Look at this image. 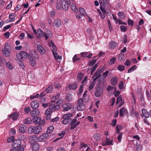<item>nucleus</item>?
Wrapping results in <instances>:
<instances>
[{"mask_svg": "<svg viewBox=\"0 0 151 151\" xmlns=\"http://www.w3.org/2000/svg\"><path fill=\"white\" fill-rule=\"evenodd\" d=\"M33 122L36 124H38L39 125L42 126L45 123V120H42L41 118L39 117H35L32 119Z\"/></svg>", "mask_w": 151, "mask_h": 151, "instance_id": "39448f33", "label": "nucleus"}, {"mask_svg": "<svg viewBox=\"0 0 151 151\" xmlns=\"http://www.w3.org/2000/svg\"><path fill=\"white\" fill-rule=\"evenodd\" d=\"M69 6H70L71 9H77L76 6L74 4L69 5Z\"/></svg>", "mask_w": 151, "mask_h": 151, "instance_id": "5fc2aeb1", "label": "nucleus"}, {"mask_svg": "<svg viewBox=\"0 0 151 151\" xmlns=\"http://www.w3.org/2000/svg\"><path fill=\"white\" fill-rule=\"evenodd\" d=\"M18 148L17 149V151H24V146H20L19 147H18Z\"/></svg>", "mask_w": 151, "mask_h": 151, "instance_id": "e2e57ef3", "label": "nucleus"}, {"mask_svg": "<svg viewBox=\"0 0 151 151\" xmlns=\"http://www.w3.org/2000/svg\"><path fill=\"white\" fill-rule=\"evenodd\" d=\"M32 122L31 119L29 118H27L23 120L24 123L26 124H30Z\"/></svg>", "mask_w": 151, "mask_h": 151, "instance_id": "f704fd0d", "label": "nucleus"}, {"mask_svg": "<svg viewBox=\"0 0 151 151\" xmlns=\"http://www.w3.org/2000/svg\"><path fill=\"white\" fill-rule=\"evenodd\" d=\"M69 6V5L65 1L61 3V7L63 9H68Z\"/></svg>", "mask_w": 151, "mask_h": 151, "instance_id": "bb28decb", "label": "nucleus"}, {"mask_svg": "<svg viewBox=\"0 0 151 151\" xmlns=\"http://www.w3.org/2000/svg\"><path fill=\"white\" fill-rule=\"evenodd\" d=\"M9 17L11 21L12 22L14 21L15 20V15L14 14H9Z\"/></svg>", "mask_w": 151, "mask_h": 151, "instance_id": "ea45409f", "label": "nucleus"}, {"mask_svg": "<svg viewBox=\"0 0 151 151\" xmlns=\"http://www.w3.org/2000/svg\"><path fill=\"white\" fill-rule=\"evenodd\" d=\"M77 110L79 111H83L85 109V104H83L82 98H81L78 100L77 105Z\"/></svg>", "mask_w": 151, "mask_h": 151, "instance_id": "20e7f679", "label": "nucleus"}, {"mask_svg": "<svg viewBox=\"0 0 151 151\" xmlns=\"http://www.w3.org/2000/svg\"><path fill=\"white\" fill-rule=\"evenodd\" d=\"M73 114L71 113L67 114H64L63 116V119H67L70 120V121H71L72 119L70 118L72 116Z\"/></svg>", "mask_w": 151, "mask_h": 151, "instance_id": "cd10ccee", "label": "nucleus"}, {"mask_svg": "<svg viewBox=\"0 0 151 151\" xmlns=\"http://www.w3.org/2000/svg\"><path fill=\"white\" fill-rule=\"evenodd\" d=\"M64 120L62 121V123L64 124H66L69 123L71 122L70 121V120L67 119H63Z\"/></svg>", "mask_w": 151, "mask_h": 151, "instance_id": "09e8293b", "label": "nucleus"}, {"mask_svg": "<svg viewBox=\"0 0 151 151\" xmlns=\"http://www.w3.org/2000/svg\"><path fill=\"white\" fill-rule=\"evenodd\" d=\"M51 109H47L45 112V114L46 115H51L52 113V111L51 110Z\"/></svg>", "mask_w": 151, "mask_h": 151, "instance_id": "69168bd1", "label": "nucleus"}, {"mask_svg": "<svg viewBox=\"0 0 151 151\" xmlns=\"http://www.w3.org/2000/svg\"><path fill=\"white\" fill-rule=\"evenodd\" d=\"M118 79L116 77H113L110 80L111 84L113 85H116L117 83Z\"/></svg>", "mask_w": 151, "mask_h": 151, "instance_id": "5701e85b", "label": "nucleus"}, {"mask_svg": "<svg viewBox=\"0 0 151 151\" xmlns=\"http://www.w3.org/2000/svg\"><path fill=\"white\" fill-rule=\"evenodd\" d=\"M116 59L115 57H113L111 58L109 62V64H112L114 63L116 61Z\"/></svg>", "mask_w": 151, "mask_h": 151, "instance_id": "3c124183", "label": "nucleus"}, {"mask_svg": "<svg viewBox=\"0 0 151 151\" xmlns=\"http://www.w3.org/2000/svg\"><path fill=\"white\" fill-rule=\"evenodd\" d=\"M118 15L119 18L121 19H124L125 17V15L122 12H119L118 13Z\"/></svg>", "mask_w": 151, "mask_h": 151, "instance_id": "79ce46f5", "label": "nucleus"}, {"mask_svg": "<svg viewBox=\"0 0 151 151\" xmlns=\"http://www.w3.org/2000/svg\"><path fill=\"white\" fill-rule=\"evenodd\" d=\"M87 91H86L83 94V100L85 102H88L89 100V96L87 95Z\"/></svg>", "mask_w": 151, "mask_h": 151, "instance_id": "b1692460", "label": "nucleus"}, {"mask_svg": "<svg viewBox=\"0 0 151 151\" xmlns=\"http://www.w3.org/2000/svg\"><path fill=\"white\" fill-rule=\"evenodd\" d=\"M117 122L116 119H113L112 121V123L111 124V126L113 127H114L116 126Z\"/></svg>", "mask_w": 151, "mask_h": 151, "instance_id": "052dcab7", "label": "nucleus"}, {"mask_svg": "<svg viewBox=\"0 0 151 151\" xmlns=\"http://www.w3.org/2000/svg\"><path fill=\"white\" fill-rule=\"evenodd\" d=\"M77 87V84L75 82L73 84H70L68 85V88L69 90H75Z\"/></svg>", "mask_w": 151, "mask_h": 151, "instance_id": "393cba45", "label": "nucleus"}, {"mask_svg": "<svg viewBox=\"0 0 151 151\" xmlns=\"http://www.w3.org/2000/svg\"><path fill=\"white\" fill-rule=\"evenodd\" d=\"M81 56L83 58L87 57L88 59H90L91 58L92 56V54L91 53L88 54V52H81L80 53Z\"/></svg>", "mask_w": 151, "mask_h": 151, "instance_id": "2eb2a0df", "label": "nucleus"}, {"mask_svg": "<svg viewBox=\"0 0 151 151\" xmlns=\"http://www.w3.org/2000/svg\"><path fill=\"white\" fill-rule=\"evenodd\" d=\"M95 84L94 83H91L88 87V89L91 91L93 89L95 86Z\"/></svg>", "mask_w": 151, "mask_h": 151, "instance_id": "0e129e2a", "label": "nucleus"}, {"mask_svg": "<svg viewBox=\"0 0 151 151\" xmlns=\"http://www.w3.org/2000/svg\"><path fill=\"white\" fill-rule=\"evenodd\" d=\"M137 66L135 65L130 68L128 70V73H130L132 71H133L136 68Z\"/></svg>", "mask_w": 151, "mask_h": 151, "instance_id": "de8ad7c7", "label": "nucleus"}, {"mask_svg": "<svg viewBox=\"0 0 151 151\" xmlns=\"http://www.w3.org/2000/svg\"><path fill=\"white\" fill-rule=\"evenodd\" d=\"M53 23L54 26L58 27H59L61 24L60 21L58 19L54 20Z\"/></svg>", "mask_w": 151, "mask_h": 151, "instance_id": "473e14b6", "label": "nucleus"}, {"mask_svg": "<svg viewBox=\"0 0 151 151\" xmlns=\"http://www.w3.org/2000/svg\"><path fill=\"white\" fill-rule=\"evenodd\" d=\"M18 131L22 133H24L26 130V127L24 124H20L18 127Z\"/></svg>", "mask_w": 151, "mask_h": 151, "instance_id": "9b49d317", "label": "nucleus"}, {"mask_svg": "<svg viewBox=\"0 0 151 151\" xmlns=\"http://www.w3.org/2000/svg\"><path fill=\"white\" fill-rule=\"evenodd\" d=\"M16 56L19 59L20 61H23L24 59H27L30 57V54L29 53L24 51L21 52L19 53H17Z\"/></svg>", "mask_w": 151, "mask_h": 151, "instance_id": "f03ea898", "label": "nucleus"}, {"mask_svg": "<svg viewBox=\"0 0 151 151\" xmlns=\"http://www.w3.org/2000/svg\"><path fill=\"white\" fill-rule=\"evenodd\" d=\"M117 45L116 42L113 41H111L109 43V48L111 49H114L116 47Z\"/></svg>", "mask_w": 151, "mask_h": 151, "instance_id": "4be33fe9", "label": "nucleus"}, {"mask_svg": "<svg viewBox=\"0 0 151 151\" xmlns=\"http://www.w3.org/2000/svg\"><path fill=\"white\" fill-rule=\"evenodd\" d=\"M18 117V113L15 112L13 113L12 114L9 115V118L10 119H12L14 121L16 120Z\"/></svg>", "mask_w": 151, "mask_h": 151, "instance_id": "6ab92c4d", "label": "nucleus"}, {"mask_svg": "<svg viewBox=\"0 0 151 151\" xmlns=\"http://www.w3.org/2000/svg\"><path fill=\"white\" fill-rule=\"evenodd\" d=\"M10 46L8 43H6L4 47V49L2 51L3 54L6 57H9L10 55Z\"/></svg>", "mask_w": 151, "mask_h": 151, "instance_id": "7ed1b4c3", "label": "nucleus"}, {"mask_svg": "<svg viewBox=\"0 0 151 151\" xmlns=\"http://www.w3.org/2000/svg\"><path fill=\"white\" fill-rule=\"evenodd\" d=\"M37 49L38 51L41 55L44 54L45 52V50L40 44H38L37 45Z\"/></svg>", "mask_w": 151, "mask_h": 151, "instance_id": "f8f14e48", "label": "nucleus"}, {"mask_svg": "<svg viewBox=\"0 0 151 151\" xmlns=\"http://www.w3.org/2000/svg\"><path fill=\"white\" fill-rule=\"evenodd\" d=\"M37 33L40 37H42L44 36V32L41 29H39L37 30Z\"/></svg>", "mask_w": 151, "mask_h": 151, "instance_id": "7c9ffc66", "label": "nucleus"}, {"mask_svg": "<svg viewBox=\"0 0 151 151\" xmlns=\"http://www.w3.org/2000/svg\"><path fill=\"white\" fill-rule=\"evenodd\" d=\"M100 72L98 70L96 73H95L93 76V78H94L95 77H97L98 78H99V77L101 75V74H100Z\"/></svg>", "mask_w": 151, "mask_h": 151, "instance_id": "603ef678", "label": "nucleus"}, {"mask_svg": "<svg viewBox=\"0 0 151 151\" xmlns=\"http://www.w3.org/2000/svg\"><path fill=\"white\" fill-rule=\"evenodd\" d=\"M122 97L121 96H119L117 98V100L116 102V104H117L119 102L122 101Z\"/></svg>", "mask_w": 151, "mask_h": 151, "instance_id": "774afa93", "label": "nucleus"}, {"mask_svg": "<svg viewBox=\"0 0 151 151\" xmlns=\"http://www.w3.org/2000/svg\"><path fill=\"white\" fill-rule=\"evenodd\" d=\"M42 130V127L41 126H32L29 128L28 131L29 134H37L40 133Z\"/></svg>", "mask_w": 151, "mask_h": 151, "instance_id": "f257e3e1", "label": "nucleus"}, {"mask_svg": "<svg viewBox=\"0 0 151 151\" xmlns=\"http://www.w3.org/2000/svg\"><path fill=\"white\" fill-rule=\"evenodd\" d=\"M136 147L137 150H140L142 148V146L141 144L137 143L136 145Z\"/></svg>", "mask_w": 151, "mask_h": 151, "instance_id": "4d7b16f0", "label": "nucleus"}, {"mask_svg": "<svg viewBox=\"0 0 151 151\" xmlns=\"http://www.w3.org/2000/svg\"><path fill=\"white\" fill-rule=\"evenodd\" d=\"M40 113V111L38 109H35L32 110L30 112V114L32 116H36Z\"/></svg>", "mask_w": 151, "mask_h": 151, "instance_id": "a211bd4d", "label": "nucleus"}, {"mask_svg": "<svg viewBox=\"0 0 151 151\" xmlns=\"http://www.w3.org/2000/svg\"><path fill=\"white\" fill-rule=\"evenodd\" d=\"M60 95L59 94H57L53 96L51 98V102H55L56 100L60 97Z\"/></svg>", "mask_w": 151, "mask_h": 151, "instance_id": "c85d7f7f", "label": "nucleus"}, {"mask_svg": "<svg viewBox=\"0 0 151 151\" xmlns=\"http://www.w3.org/2000/svg\"><path fill=\"white\" fill-rule=\"evenodd\" d=\"M21 143V141L20 139H17L13 142L12 145L14 147H17L20 146Z\"/></svg>", "mask_w": 151, "mask_h": 151, "instance_id": "4468645a", "label": "nucleus"}, {"mask_svg": "<svg viewBox=\"0 0 151 151\" xmlns=\"http://www.w3.org/2000/svg\"><path fill=\"white\" fill-rule=\"evenodd\" d=\"M40 146L37 143H35L33 144L32 147V151H38L39 149Z\"/></svg>", "mask_w": 151, "mask_h": 151, "instance_id": "a878e982", "label": "nucleus"}, {"mask_svg": "<svg viewBox=\"0 0 151 151\" xmlns=\"http://www.w3.org/2000/svg\"><path fill=\"white\" fill-rule=\"evenodd\" d=\"M49 108L52 111H55L59 109L60 106L59 105L57 104V103L51 102L49 105Z\"/></svg>", "mask_w": 151, "mask_h": 151, "instance_id": "0eeeda50", "label": "nucleus"}, {"mask_svg": "<svg viewBox=\"0 0 151 151\" xmlns=\"http://www.w3.org/2000/svg\"><path fill=\"white\" fill-rule=\"evenodd\" d=\"M124 54L122 53H120L118 57V59L119 61H122L123 60L124 58Z\"/></svg>", "mask_w": 151, "mask_h": 151, "instance_id": "c9c22d12", "label": "nucleus"}, {"mask_svg": "<svg viewBox=\"0 0 151 151\" xmlns=\"http://www.w3.org/2000/svg\"><path fill=\"white\" fill-rule=\"evenodd\" d=\"M53 89L52 85H50L46 89V91L47 93H50L52 92Z\"/></svg>", "mask_w": 151, "mask_h": 151, "instance_id": "e433bc0d", "label": "nucleus"}, {"mask_svg": "<svg viewBox=\"0 0 151 151\" xmlns=\"http://www.w3.org/2000/svg\"><path fill=\"white\" fill-rule=\"evenodd\" d=\"M123 134V133L122 132H120L118 136L117 137V139H118V142H120L121 141V139L122 138V136Z\"/></svg>", "mask_w": 151, "mask_h": 151, "instance_id": "8fccbe9b", "label": "nucleus"}, {"mask_svg": "<svg viewBox=\"0 0 151 151\" xmlns=\"http://www.w3.org/2000/svg\"><path fill=\"white\" fill-rule=\"evenodd\" d=\"M127 111L126 109L124 108V107H122L121 108L119 111V116H122L124 114L126 111Z\"/></svg>", "mask_w": 151, "mask_h": 151, "instance_id": "72a5a7b5", "label": "nucleus"}, {"mask_svg": "<svg viewBox=\"0 0 151 151\" xmlns=\"http://www.w3.org/2000/svg\"><path fill=\"white\" fill-rule=\"evenodd\" d=\"M6 65L8 69L10 70H12L13 68L14 67L12 64L9 62L6 63Z\"/></svg>", "mask_w": 151, "mask_h": 151, "instance_id": "4c0bfd02", "label": "nucleus"}, {"mask_svg": "<svg viewBox=\"0 0 151 151\" xmlns=\"http://www.w3.org/2000/svg\"><path fill=\"white\" fill-rule=\"evenodd\" d=\"M125 66L122 65H119L117 67V69L121 71H122L125 69Z\"/></svg>", "mask_w": 151, "mask_h": 151, "instance_id": "a19ab883", "label": "nucleus"}, {"mask_svg": "<svg viewBox=\"0 0 151 151\" xmlns=\"http://www.w3.org/2000/svg\"><path fill=\"white\" fill-rule=\"evenodd\" d=\"M99 2L100 5V9H105L106 8H107L109 6L110 4L107 0H103V2L99 1Z\"/></svg>", "mask_w": 151, "mask_h": 151, "instance_id": "423d86ee", "label": "nucleus"}, {"mask_svg": "<svg viewBox=\"0 0 151 151\" xmlns=\"http://www.w3.org/2000/svg\"><path fill=\"white\" fill-rule=\"evenodd\" d=\"M80 14H76V17L78 19L81 18L82 16H86L87 14L85 10H78Z\"/></svg>", "mask_w": 151, "mask_h": 151, "instance_id": "6e6552de", "label": "nucleus"}, {"mask_svg": "<svg viewBox=\"0 0 151 151\" xmlns=\"http://www.w3.org/2000/svg\"><path fill=\"white\" fill-rule=\"evenodd\" d=\"M98 65L97 63H96L95 65L93 67V68H91V74H92L93 72L96 70V68L98 67Z\"/></svg>", "mask_w": 151, "mask_h": 151, "instance_id": "49530a36", "label": "nucleus"}, {"mask_svg": "<svg viewBox=\"0 0 151 151\" xmlns=\"http://www.w3.org/2000/svg\"><path fill=\"white\" fill-rule=\"evenodd\" d=\"M54 129V127L53 126H50L48 127L47 128V130L46 131V133L47 134H50L52 132Z\"/></svg>", "mask_w": 151, "mask_h": 151, "instance_id": "2f4dec72", "label": "nucleus"}, {"mask_svg": "<svg viewBox=\"0 0 151 151\" xmlns=\"http://www.w3.org/2000/svg\"><path fill=\"white\" fill-rule=\"evenodd\" d=\"M93 137L94 139L96 141H99L101 139V137L100 134L98 133L95 134L93 135Z\"/></svg>", "mask_w": 151, "mask_h": 151, "instance_id": "c756f323", "label": "nucleus"}, {"mask_svg": "<svg viewBox=\"0 0 151 151\" xmlns=\"http://www.w3.org/2000/svg\"><path fill=\"white\" fill-rule=\"evenodd\" d=\"M39 103L37 100L33 101L31 104V106L33 109H36L39 107Z\"/></svg>", "mask_w": 151, "mask_h": 151, "instance_id": "dca6fc26", "label": "nucleus"}, {"mask_svg": "<svg viewBox=\"0 0 151 151\" xmlns=\"http://www.w3.org/2000/svg\"><path fill=\"white\" fill-rule=\"evenodd\" d=\"M97 60L94 59L91 61L88 64L89 66H92L94 65L96 62Z\"/></svg>", "mask_w": 151, "mask_h": 151, "instance_id": "bf43d9fd", "label": "nucleus"}, {"mask_svg": "<svg viewBox=\"0 0 151 151\" xmlns=\"http://www.w3.org/2000/svg\"><path fill=\"white\" fill-rule=\"evenodd\" d=\"M70 126H71L70 129L71 130L74 129L76 128L77 127L76 123H75L71 122L70 124Z\"/></svg>", "mask_w": 151, "mask_h": 151, "instance_id": "a18cd8bd", "label": "nucleus"}, {"mask_svg": "<svg viewBox=\"0 0 151 151\" xmlns=\"http://www.w3.org/2000/svg\"><path fill=\"white\" fill-rule=\"evenodd\" d=\"M106 141L107 144L108 145H113L114 142L112 140H110L109 138H106Z\"/></svg>", "mask_w": 151, "mask_h": 151, "instance_id": "58836bf2", "label": "nucleus"}, {"mask_svg": "<svg viewBox=\"0 0 151 151\" xmlns=\"http://www.w3.org/2000/svg\"><path fill=\"white\" fill-rule=\"evenodd\" d=\"M120 28L121 31L122 32H125L126 31L127 27L124 25H121L120 26Z\"/></svg>", "mask_w": 151, "mask_h": 151, "instance_id": "680f3d73", "label": "nucleus"}, {"mask_svg": "<svg viewBox=\"0 0 151 151\" xmlns=\"http://www.w3.org/2000/svg\"><path fill=\"white\" fill-rule=\"evenodd\" d=\"M31 55L32 57L30 55L29 58V63L31 65L34 66L36 64V62L34 58H35V56L34 55L32 54V53H31Z\"/></svg>", "mask_w": 151, "mask_h": 151, "instance_id": "ddd939ff", "label": "nucleus"}, {"mask_svg": "<svg viewBox=\"0 0 151 151\" xmlns=\"http://www.w3.org/2000/svg\"><path fill=\"white\" fill-rule=\"evenodd\" d=\"M62 107L64 109L63 111H68L71 108V105L69 103H66L64 104L63 105Z\"/></svg>", "mask_w": 151, "mask_h": 151, "instance_id": "412c9836", "label": "nucleus"}, {"mask_svg": "<svg viewBox=\"0 0 151 151\" xmlns=\"http://www.w3.org/2000/svg\"><path fill=\"white\" fill-rule=\"evenodd\" d=\"M142 114H140L141 117H145L146 118H148L150 116V114L147 110L144 108H143L141 110Z\"/></svg>", "mask_w": 151, "mask_h": 151, "instance_id": "9d476101", "label": "nucleus"}, {"mask_svg": "<svg viewBox=\"0 0 151 151\" xmlns=\"http://www.w3.org/2000/svg\"><path fill=\"white\" fill-rule=\"evenodd\" d=\"M48 137V134L46 133H44L40 136L38 138L39 141L43 142L46 141Z\"/></svg>", "mask_w": 151, "mask_h": 151, "instance_id": "1a4fd4ad", "label": "nucleus"}, {"mask_svg": "<svg viewBox=\"0 0 151 151\" xmlns=\"http://www.w3.org/2000/svg\"><path fill=\"white\" fill-rule=\"evenodd\" d=\"M80 59V58L79 57H77V55H75L73 58V62H74L76 61L79 60Z\"/></svg>", "mask_w": 151, "mask_h": 151, "instance_id": "13d9d810", "label": "nucleus"}, {"mask_svg": "<svg viewBox=\"0 0 151 151\" xmlns=\"http://www.w3.org/2000/svg\"><path fill=\"white\" fill-rule=\"evenodd\" d=\"M30 111V108L29 107H27L25 108L24 111L26 113H28Z\"/></svg>", "mask_w": 151, "mask_h": 151, "instance_id": "338daca9", "label": "nucleus"}, {"mask_svg": "<svg viewBox=\"0 0 151 151\" xmlns=\"http://www.w3.org/2000/svg\"><path fill=\"white\" fill-rule=\"evenodd\" d=\"M98 13L99 14L101 17L103 19H104L106 16V14L107 12L106 10H101V12L100 10H97Z\"/></svg>", "mask_w": 151, "mask_h": 151, "instance_id": "aec40b11", "label": "nucleus"}, {"mask_svg": "<svg viewBox=\"0 0 151 151\" xmlns=\"http://www.w3.org/2000/svg\"><path fill=\"white\" fill-rule=\"evenodd\" d=\"M115 129L116 130H118L120 131L123 129V127L120 125H117L116 126Z\"/></svg>", "mask_w": 151, "mask_h": 151, "instance_id": "6e6d98bb", "label": "nucleus"}, {"mask_svg": "<svg viewBox=\"0 0 151 151\" xmlns=\"http://www.w3.org/2000/svg\"><path fill=\"white\" fill-rule=\"evenodd\" d=\"M103 93V91L101 88L98 87L96 88L95 91V95L96 97H99L101 96Z\"/></svg>", "mask_w": 151, "mask_h": 151, "instance_id": "f3484780", "label": "nucleus"}, {"mask_svg": "<svg viewBox=\"0 0 151 151\" xmlns=\"http://www.w3.org/2000/svg\"><path fill=\"white\" fill-rule=\"evenodd\" d=\"M118 86L119 88L121 90H122L124 88L123 81H122L119 83Z\"/></svg>", "mask_w": 151, "mask_h": 151, "instance_id": "c03bdc74", "label": "nucleus"}, {"mask_svg": "<svg viewBox=\"0 0 151 151\" xmlns=\"http://www.w3.org/2000/svg\"><path fill=\"white\" fill-rule=\"evenodd\" d=\"M39 93H37L36 94H33L32 95H31L30 96L31 99H33L35 98H37L39 96Z\"/></svg>", "mask_w": 151, "mask_h": 151, "instance_id": "864d4df0", "label": "nucleus"}, {"mask_svg": "<svg viewBox=\"0 0 151 151\" xmlns=\"http://www.w3.org/2000/svg\"><path fill=\"white\" fill-rule=\"evenodd\" d=\"M83 74L82 73H78L77 76V79L79 81H81L82 79Z\"/></svg>", "mask_w": 151, "mask_h": 151, "instance_id": "37998d69", "label": "nucleus"}]
</instances>
